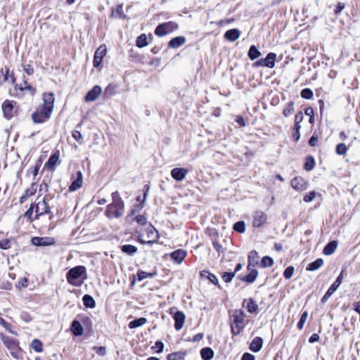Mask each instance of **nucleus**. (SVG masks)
Returning a JSON list of instances; mask_svg holds the SVG:
<instances>
[{
  "label": "nucleus",
  "mask_w": 360,
  "mask_h": 360,
  "mask_svg": "<svg viewBox=\"0 0 360 360\" xmlns=\"http://www.w3.org/2000/svg\"><path fill=\"white\" fill-rule=\"evenodd\" d=\"M248 56L250 60H253L261 56V52L255 45H252L249 49Z\"/></svg>",
  "instance_id": "nucleus-34"
},
{
  "label": "nucleus",
  "mask_w": 360,
  "mask_h": 360,
  "mask_svg": "<svg viewBox=\"0 0 360 360\" xmlns=\"http://www.w3.org/2000/svg\"><path fill=\"white\" fill-rule=\"evenodd\" d=\"M71 330L75 335L79 336L83 333V328L79 321L74 320L71 324Z\"/></svg>",
  "instance_id": "nucleus-30"
},
{
  "label": "nucleus",
  "mask_w": 360,
  "mask_h": 360,
  "mask_svg": "<svg viewBox=\"0 0 360 360\" xmlns=\"http://www.w3.org/2000/svg\"><path fill=\"white\" fill-rule=\"evenodd\" d=\"M249 271L250 273L247 276L241 278L240 279L243 281L247 282L248 283H252L253 282L255 281L258 276V271L256 269H253V267L252 266H250V270Z\"/></svg>",
  "instance_id": "nucleus-25"
},
{
  "label": "nucleus",
  "mask_w": 360,
  "mask_h": 360,
  "mask_svg": "<svg viewBox=\"0 0 360 360\" xmlns=\"http://www.w3.org/2000/svg\"><path fill=\"white\" fill-rule=\"evenodd\" d=\"M255 356L250 353L245 352L243 354L241 360H255Z\"/></svg>",
  "instance_id": "nucleus-64"
},
{
  "label": "nucleus",
  "mask_w": 360,
  "mask_h": 360,
  "mask_svg": "<svg viewBox=\"0 0 360 360\" xmlns=\"http://www.w3.org/2000/svg\"><path fill=\"white\" fill-rule=\"evenodd\" d=\"M102 93V89L100 86L96 85L90 90L85 96V101L86 102H91L96 101Z\"/></svg>",
  "instance_id": "nucleus-17"
},
{
  "label": "nucleus",
  "mask_w": 360,
  "mask_h": 360,
  "mask_svg": "<svg viewBox=\"0 0 360 360\" xmlns=\"http://www.w3.org/2000/svg\"><path fill=\"white\" fill-rule=\"evenodd\" d=\"M16 101L12 100H6L2 103V110L4 117L7 120H11L15 115L18 110Z\"/></svg>",
  "instance_id": "nucleus-4"
},
{
  "label": "nucleus",
  "mask_w": 360,
  "mask_h": 360,
  "mask_svg": "<svg viewBox=\"0 0 360 360\" xmlns=\"http://www.w3.org/2000/svg\"><path fill=\"white\" fill-rule=\"evenodd\" d=\"M34 211L35 212L34 205L32 203L30 208L24 213V217L27 218L30 222H32L34 220L32 219V214Z\"/></svg>",
  "instance_id": "nucleus-51"
},
{
  "label": "nucleus",
  "mask_w": 360,
  "mask_h": 360,
  "mask_svg": "<svg viewBox=\"0 0 360 360\" xmlns=\"http://www.w3.org/2000/svg\"><path fill=\"white\" fill-rule=\"evenodd\" d=\"M9 77L11 79V82L14 84L15 82V77L13 73L9 75V69L7 68H6L5 70L3 68L0 69V85L7 82Z\"/></svg>",
  "instance_id": "nucleus-19"
},
{
  "label": "nucleus",
  "mask_w": 360,
  "mask_h": 360,
  "mask_svg": "<svg viewBox=\"0 0 360 360\" xmlns=\"http://www.w3.org/2000/svg\"><path fill=\"white\" fill-rule=\"evenodd\" d=\"M56 240L52 237H34L32 243L35 246H49L54 245Z\"/></svg>",
  "instance_id": "nucleus-13"
},
{
  "label": "nucleus",
  "mask_w": 360,
  "mask_h": 360,
  "mask_svg": "<svg viewBox=\"0 0 360 360\" xmlns=\"http://www.w3.org/2000/svg\"><path fill=\"white\" fill-rule=\"evenodd\" d=\"M242 306L246 308L250 314H257L259 310L258 304L252 298L245 299L243 301Z\"/></svg>",
  "instance_id": "nucleus-15"
},
{
  "label": "nucleus",
  "mask_w": 360,
  "mask_h": 360,
  "mask_svg": "<svg viewBox=\"0 0 360 360\" xmlns=\"http://www.w3.org/2000/svg\"><path fill=\"white\" fill-rule=\"evenodd\" d=\"M252 217V226L257 228L263 226L267 220L266 214L260 210L255 211L253 213Z\"/></svg>",
  "instance_id": "nucleus-12"
},
{
  "label": "nucleus",
  "mask_w": 360,
  "mask_h": 360,
  "mask_svg": "<svg viewBox=\"0 0 360 360\" xmlns=\"http://www.w3.org/2000/svg\"><path fill=\"white\" fill-rule=\"evenodd\" d=\"M31 347L37 352H41L43 350V345L41 342L37 339H34L32 341Z\"/></svg>",
  "instance_id": "nucleus-44"
},
{
  "label": "nucleus",
  "mask_w": 360,
  "mask_h": 360,
  "mask_svg": "<svg viewBox=\"0 0 360 360\" xmlns=\"http://www.w3.org/2000/svg\"><path fill=\"white\" fill-rule=\"evenodd\" d=\"M107 47L105 44L101 45L95 51L93 64L95 68L101 65L103 58L106 55Z\"/></svg>",
  "instance_id": "nucleus-11"
},
{
  "label": "nucleus",
  "mask_w": 360,
  "mask_h": 360,
  "mask_svg": "<svg viewBox=\"0 0 360 360\" xmlns=\"http://www.w3.org/2000/svg\"><path fill=\"white\" fill-rule=\"evenodd\" d=\"M276 59V54L274 53H269L264 60L265 67L272 68L275 65V60Z\"/></svg>",
  "instance_id": "nucleus-31"
},
{
  "label": "nucleus",
  "mask_w": 360,
  "mask_h": 360,
  "mask_svg": "<svg viewBox=\"0 0 360 360\" xmlns=\"http://www.w3.org/2000/svg\"><path fill=\"white\" fill-rule=\"evenodd\" d=\"M14 89L15 91L20 90L21 91L27 90L32 96H33L36 93L35 88L32 87L31 85L22 86V84H15L14 86Z\"/></svg>",
  "instance_id": "nucleus-35"
},
{
  "label": "nucleus",
  "mask_w": 360,
  "mask_h": 360,
  "mask_svg": "<svg viewBox=\"0 0 360 360\" xmlns=\"http://www.w3.org/2000/svg\"><path fill=\"white\" fill-rule=\"evenodd\" d=\"M82 301L84 305L89 308H94L96 306V302L94 299L89 295H84Z\"/></svg>",
  "instance_id": "nucleus-37"
},
{
  "label": "nucleus",
  "mask_w": 360,
  "mask_h": 360,
  "mask_svg": "<svg viewBox=\"0 0 360 360\" xmlns=\"http://www.w3.org/2000/svg\"><path fill=\"white\" fill-rule=\"evenodd\" d=\"M164 343L161 341H157L153 348L156 349V352L161 353L164 349Z\"/></svg>",
  "instance_id": "nucleus-62"
},
{
  "label": "nucleus",
  "mask_w": 360,
  "mask_h": 360,
  "mask_svg": "<svg viewBox=\"0 0 360 360\" xmlns=\"http://www.w3.org/2000/svg\"><path fill=\"white\" fill-rule=\"evenodd\" d=\"M146 232L147 238H148V240H145L141 238V235H140L139 236V241L141 243L148 244L150 245H152L158 241L160 236H159L158 231L155 229V228L153 226L150 224L146 229Z\"/></svg>",
  "instance_id": "nucleus-6"
},
{
  "label": "nucleus",
  "mask_w": 360,
  "mask_h": 360,
  "mask_svg": "<svg viewBox=\"0 0 360 360\" xmlns=\"http://www.w3.org/2000/svg\"><path fill=\"white\" fill-rule=\"evenodd\" d=\"M124 212V203H110L107 206L105 215L109 217L120 218Z\"/></svg>",
  "instance_id": "nucleus-3"
},
{
  "label": "nucleus",
  "mask_w": 360,
  "mask_h": 360,
  "mask_svg": "<svg viewBox=\"0 0 360 360\" xmlns=\"http://www.w3.org/2000/svg\"><path fill=\"white\" fill-rule=\"evenodd\" d=\"M72 136L77 142H79V143H82L83 136H82V134L80 133V131H77V130L73 131L72 133Z\"/></svg>",
  "instance_id": "nucleus-56"
},
{
  "label": "nucleus",
  "mask_w": 360,
  "mask_h": 360,
  "mask_svg": "<svg viewBox=\"0 0 360 360\" xmlns=\"http://www.w3.org/2000/svg\"><path fill=\"white\" fill-rule=\"evenodd\" d=\"M258 253L256 250H252L248 255V269L250 270V266L255 267L258 264Z\"/></svg>",
  "instance_id": "nucleus-26"
},
{
  "label": "nucleus",
  "mask_w": 360,
  "mask_h": 360,
  "mask_svg": "<svg viewBox=\"0 0 360 360\" xmlns=\"http://www.w3.org/2000/svg\"><path fill=\"white\" fill-rule=\"evenodd\" d=\"M84 276V279L86 277V269L84 266H77L70 269L67 274L66 278L68 282L75 286H79L82 282L79 281V278Z\"/></svg>",
  "instance_id": "nucleus-2"
},
{
  "label": "nucleus",
  "mask_w": 360,
  "mask_h": 360,
  "mask_svg": "<svg viewBox=\"0 0 360 360\" xmlns=\"http://www.w3.org/2000/svg\"><path fill=\"white\" fill-rule=\"evenodd\" d=\"M337 247L338 242L336 240H332L324 247L323 252L326 255H330L335 251Z\"/></svg>",
  "instance_id": "nucleus-27"
},
{
  "label": "nucleus",
  "mask_w": 360,
  "mask_h": 360,
  "mask_svg": "<svg viewBox=\"0 0 360 360\" xmlns=\"http://www.w3.org/2000/svg\"><path fill=\"white\" fill-rule=\"evenodd\" d=\"M33 205H34L35 208L34 219H38L40 216L51 213V207L44 198L36 203L34 202Z\"/></svg>",
  "instance_id": "nucleus-7"
},
{
  "label": "nucleus",
  "mask_w": 360,
  "mask_h": 360,
  "mask_svg": "<svg viewBox=\"0 0 360 360\" xmlns=\"http://www.w3.org/2000/svg\"><path fill=\"white\" fill-rule=\"evenodd\" d=\"M315 165V160L312 156H308L304 163V169L306 171H311Z\"/></svg>",
  "instance_id": "nucleus-41"
},
{
  "label": "nucleus",
  "mask_w": 360,
  "mask_h": 360,
  "mask_svg": "<svg viewBox=\"0 0 360 360\" xmlns=\"http://www.w3.org/2000/svg\"><path fill=\"white\" fill-rule=\"evenodd\" d=\"M274 264V259L269 256H264L261 261L260 266L262 268L270 267Z\"/></svg>",
  "instance_id": "nucleus-42"
},
{
  "label": "nucleus",
  "mask_w": 360,
  "mask_h": 360,
  "mask_svg": "<svg viewBox=\"0 0 360 360\" xmlns=\"http://www.w3.org/2000/svg\"><path fill=\"white\" fill-rule=\"evenodd\" d=\"M294 111V103L290 101L288 103L286 106L284 108L283 110V114L285 117L289 116Z\"/></svg>",
  "instance_id": "nucleus-46"
},
{
  "label": "nucleus",
  "mask_w": 360,
  "mask_h": 360,
  "mask_svg": "<svg viewBox=\"0 0 360 360\" xmlns=\"http://www.w3.org/2000/svg\"><path fill=\"white\" fill-rule=\"evenodd\" d=\"M112 203H124L118 191H115L112 193Z\"/></svg>",
  "instance_id": "nucleus-54"
},
{
  "label": "nucleus",
  "mask_w": 360,
  "mask_h": 360,
  "mask_svg": "<svg viewBox=\"0 0 360 360\" xmlns=\"http://www.w3.org/2000/svg\"><path fill=\"white\" fill-rule=\"evenodd\" d=\"M186 355V352H176L169 354L167 356V360H179L183 359Z\"/></svg>",
  "instance_id": "nucleus-40"
},
{
  "label": "nucleus",
  "mask_w": 360,
  "mask_h": 360,
  "mask_svg": "<svg viewBox=\"0 0 360 360\" xmlns=\"http://www.w3.org/2000/svg\"><path fill=\"white\" fill-rule=\"evenodd\" d=\"M156 275V273L154 272V273H148V272H146V271H139L137 273V276H138V280L139 281H143V279L145 278H153Z\"/></svg>",
  "instance_id": "nucleus-47"
},
{
  "label": "nucleus",
  "mask_w": 360,
  "mask_h": 360,
  "mask_svg": "<svg viewBox=\"0 0 360 360\" xmlns=\"http://www.w3.org/2000/svg\"><path fill=\"white\" fill-rule=\"evenodd\" d=\"M23 70L28 75H32L34 74V68L30 64L23 65Z\"/></svg>",
  "instance_id": "nucleus-59"
},
{
  "label": "nucleus",
  "mask_w": 360,
  "mask_h": 360,
  "mask_svg": "<svg viewBox=\"0 0 360 360\" xmlns=\"http://www.w3.org/2000/svg\"><path fill=\"white\" fill-rule=\"evenodd\" d=\"M178 27V24L175 22L169 21L164 22L157 26L155 34L159 37H162L176 30Z\"/></svg>",
  "instance_id": "nucleus-5"
},
{
  "label": "nucleus",
  "mask_w": 360,
  "mask_h": 360,
  "mask_svg": "<svg viewBox=\"0 0 360 360\" xmlns=\"http://www.w3.org/2000/svg\"><path fill=\"white\" fill-rule=\"evenodd\" d=\"M307 317H308V312L307 311H305L302 314L301 317L297 323V326L299 330H302L303 328L304 323L306 322Z\"/></svg>",
  "instance_id": "nucleus-50"
},
{
  "label": "nucleus",
  "mask_w": 360,
  "mask_h": 360,
  "mask_svg": "<svg viewBox=\"0 0 360 360\" xmlns=\"http://www.w3.org/2000/svg\"><path fill=\"white\" fill-rule=\"evenodd\" d=\"M34 184H33L32 185V186L27 189L25 190V195L27 196V197H30V196H32L35 193H36V188L34 187Z\"/></svg>",
  "instance_id": "nucleus-61"
},
{
  "label": "nucleus",
  "mask_w": 360,
  "mask_h": 360,
  "mask_svg": "<svg viewBox=\"0 0 360 360\" xmlns=\"http://www.w3.org/2000/svg\"><path fill=\"white\" fill-rule=\"evenodd\" d=\"M212 244H213L214 249L217 251L218 253L223 252V246L219 243V241L217 238H212Z\"/></svg>",
  "instance_id": "nucleus-53"
},
{
  "label": "nucleus",
  "mask_w": 360,
  "mask_h": 360,
  "mask_svg": "<svg viewBox=\"0 0 360 360\" xmlns=\"http://www.w3.org/2000/svg\"><path fill=\"white\" fill-rule=\"evenodd\" d=\"M120 248L124 253L129 255H133L138 251V248L133 245H123Z\"/></svg>",
  "instance_id": "nucleus-33"
},
{
  "label": "nucleus",
  "mask_w": 360,
  "mask_h": 360,
  "mask_svg": "<svg viewBox=\"0 0 360 360\" xmlns=\"http://www.w3.org/2000/svg\"><path fill=\"white\" fill-rule=\"evenodd\" d=\"M343 273L344 271L342 270L338 278H336L335 281L330 286L327 292L325 293V295L321 298V302L325 303L328 301V300L330 298V297L337 290V289L339 288L340 284L342 283V279H343Z\"/></svg>",
  "instance_id": "nucleus-10"
},
{
  "label": "nucleus",
  "mask_w": 360,
  "mask_h": 360,
  "mask_svg": "<svg viewBox=\"0 0 360 360\" xmlns=\"http://www.w3.org/2000/svg\"><path fill=\"white\" fill-rule=\"evenodd\" d=\"M316 195L315 191H311L308 194L305 195L303 198V200L306 202L312 201Z\"/></svg>",
  "instance_id": "nucleus-55"
},
{
  "label": "nucleus",
  "mask_w": 360,
  "mask_h": 360,
  "mask_svg": "<svg viewBox=\"0 0 360 360\" xmlns=\"http://www.w3.org/2000/svg\"><path fill=\"white\" fill-rule=\"evenodd\" d=\"M73 181L70 186H69V190L70 191H75L80 188L82 186L83 183V175L82 172L78 171L76 173V176H72Z\"/></svg>",
  "instance_id": "nucleus-16"
},
{
  "label": "nucleus",
  "mask_w": 360,
  "mask_h": 360,
  "mask_svg": "<svg viewBox=\"0 0 360 360\" xmlns=\"http://www.w3.org/2000/svg\"><path fill=\"white\" fill-rule=\"evenodd\" d=\"M240 32L239 30L233 28L226 31V40L235 41L240 37Z\"/></svg>",
  "instance_id": "nucleus-28"
},
{
  "label": "nucleus",
  "mask_w": 360,
  "mask_h": 360,
  "mask_svg": "<svg viewBox=\"0 0 360 360\" xmlns=\"http://www.w3.org/2000/svg\"><path fill=\"white\" fill-rule=\"evenodd\" d=\"M174 328L176 330H181L184 324L186 316L185 314L181 311H176L174 315Z\"/></svg>",
  "instance_id": "nucleus-18"
},
{
  "label": "nucleus",
  "mask_w": 360,
  "mask_h": 360,
  "mask_svg": "<svg viewBox=\"0 0 360 360\" xmlns=\"http://www.w3.org/2000/svg\"><path fill=\"white\" fill-rule=\"evenodd\" d=\"M136 46L140 48L145 47L148 45L147 37L144 34H141L136 39Z\"/></svg>",
  "instance_id": "nucleus-43"
},
{
  "label": "nucleus",
  "mask_w": 360,
  "mask_h": 360,
  "mask_svg": "<svg viewBox=\"0 0 360 360\" xmlns=\"http://www.w3.org/2000/svg\"><path fill=\"white\" fill-rule=\"evenodd\" d=\"M112 16L118 18L120 19L126 18V15L124 13L123 6L118 5L115 10L112 11Z\"/></svg>",
  "instance_id": "nucleus-39"
},
{
  "label": "nucleus",
  "mask_w": 360,
  "mask_h": 360,
  "mask_svg": "<svg viewBox=\"0 0 360 360\" xmlns=\"http://www.w3.org/2000/svg\"><path fill=\"white\" fill-rule=\"evenodd\" d=\"M188 173V169L184 167H175L171 171L172 177L177 181H183L187 174Z\"/></svg>",
  "instance_id": "nucleus-14"
},
{
  "label": "nucleus",
  "mask_w": 360,
  "mask_h": 360,
  "mask_svg": "<svg viewBox=\"0 0 360 360\" xmlns=\"http://www.w3.org/2000/svg\"><path fill=\"white\" fill-rule=\"evenodd\" d=\"M200 356L203 360H211L214 356V351L210 347H204L200 350Z\"/></svg>",
  "instance_id": "nucleus-32"
},
{
  "label": "nucleus",
  "mask_w": 360,
  "mask_h": 360,
  "mask_svg": "<svg viewBox=\"0 0 360 360\" xmlns=\"http://www.w3.org/2000/svg\"><path fill=\"white\" fill-rule=\"evenodd\" d=\"M300 95L304 99H311L314 96V93L310 89L305 88L301 91Z\"/></svg>",
  "instance_id": "nucleus-49"
},
{
  "label": "nucleus",
  "mask_w": 360,
  "mask_h": 360,
  "mask_svg": "<svg viewBox=\"0 0 360 360\" xmlns=\"http://www.w3.org/2000/svg\"><path fill=\"white\" fill-rule=\"evenodd\" d=\"M59 163V154L58 152L52 154L48 162L45 163V167H47L49 169L53 172L56 169V166Z\"/></svg>",
  "instance_id": "nucleus-20"
},
{
  "label": "nucleus",
  "mask_w": 360,
  "mask_h": 360,
  "mask_svg": "<svg viewBox=\"0 0 360 360\" xmlns=\"http://www.w3.org/2000/svg\"><path fill=\"white\" fill-rule=\"evenodd\" d=\"M146 322L147 319L146 318H139L129 322V328L131 329L136 328L144 325Z\"/></svg>",
  "instance_id": "nucleus-36"
},
{
  "label": "nucleus",
  "mask_w": 360,
  "mask_h": 360,
  "mask_svg": "<svg viewBox=\"0 0 360 360\" xmlns=\"http://www.w3.org/2000/svg\"><path fill=\"white\" fill-rule=\"evenodd\" d=\"M11 248V240L10 239H4L0 240V248L3 250H7Z\"/></svg>",
  "instance_id": "nucleus-57"
},
{
  "label": "nucleus",
  "mask_w": 360,
  "mask_h": 360,
  "mask_svg": "<svg viewBox=\"0 0 360 360\" xmlns=\"http://www.w3.org/2000/svg\"><path fill=\"white\" fill-rule=\"evenodd\" d=\"M294 271H295V269L292 266H288L283 272V276L286 279H290L292 278V276L294 274Z\"/></svg>",
  "instance_id": "nucleus-52"
},
{
  "label": "nucleus",
  "mask_w": 360,
  "mask_h": 360,
  "mask_svg": "<svg viewBox=\"0 0 360 360\" xmlns=\"http://www.w3.org/2000/svg\"><path fill=\"white\" fill-rule=\"evenodd\" d=\"M136 221L141 225H146L147 223V218L144 215H137L135 218Z\"/></svg>",
  "instance_id": "nucleus-58"
},
{
  "label": "nucleus",
  "mask_w": 360,
  "mask_h": 360,
  "mask_svg": "<svg viewBox=\"0 0 360 360\" xmlns=\"http://www.w3.org/2000/svg\"><path fill=\"white\" fill-rule=\"evenodd\" d=\"M93 349L100 356H104L106 354V348L105 347H94Z\"/></svg>",
  "instance_id": "nucleus-60"
},
{
  "label": "nucleus",
  "mask_w": 360,
  "mask_h": 360,
  "mask_svg": "<svg viewBox=\"0 0 360 360\" xmlns=\"http://www.w3.org/2000/svg\"><path fill=\"white\" fill-rule=\"evenodd\" d=\"M262 346L263 339L260 337H256L252 340L250 345V349L254 352H257L261 350Z\"/></svg>",
  "instance_id": "nucleus-24"
},
{
  "label": "nucleus",
  "mask_w": 360,
  "mask_h": 360,
  "mask_svg": "<svg viewBox=\"0 0 360 360\" xmlns=\"http://www.w3.org/2000/svg\"><path fill=\"white\" fill-rule=\"evenodd\" d=\"M245 314L241 309L235 310L232 315H230V323L231 332L233 335H238L244 328V320Z\"/></svg>",
  "instance_id": "nucleus-1"
},
{
  "label": "nucleus",
  "mask_w": 360,
  "mask_h": 360,
  "mask_svg": "<svg viewBox=\"0 0 360 360\" xmlns=\"http://www.w3.org/2000/svg\"><path fill=\"white\" fill-rule=\"evenodd\" d=\"M42 99L43 105L39 108L51 114L54 108V94L53 93H44Z\"/></svg>",
  "instance_id": "nucleus-8"
},
{
  "label": "nucleus",
  "mask_w": 360,
  "mask_h": 360,
  "mask_svg": "<svg viewBox=\"0 0 360 360\" xmlns=\"http://www.w3.org/2000/svg\"><path fill=\"white\" fill-rule=\"evenodd\" d=\"M186 41V39L184 36H179L172 38L168 43V47L170 49H178L184 45Z\"/></svg>",
  "instance_id": "nucleus-21"
},
{
  "label": "nucleus",
  "mask_w": 360,
  "mask_h": 360,
  "mask_svg": "<svg viewBox=\"0 0 360 360\" xmlns=\"http://www.w3.org/2000/svg\"><path fill=\"white\" fill-rule=\"evenodd\" d=\"M323 265V259L321 258H318L315 261L309 263L307 267V271H316L321 268Z\"/></svg>",
  "instance_id": "nucleus-29"
},
{
  "label": "nucleus",
  "mask_w": 360,
  "mask_h": 360,
  "mask_svg": "<svg viewBox=\"0 0 360 360\" xmlns=\"http://www.w3.org/2000/svg\"><path fill=\"white\" fill-rule=\"evenodd\" d=\"M51 113L45 111L39 107L32 114V120L35 124H41L48 121L51 117Z\"/></svg>",
  "instance_id": "nucleus-9"
},
{
  "label": "nucleus",
  "mask_w": 360,
  "mask_h": 360,
  "mask_svg": "<svg viewBox=\"0 0 360 360\" xmlns=\"http://www.w3.org/2000/svg\"><path fill=\"white\" fill-rule=\"evenodd\" d=\"M149 190H150V185L146 184L143 187V198L141 201V203H140L138 205L139 210H141L144 207L145 201L148 195Z\"/></svg>",
  "instance_id": "nucleus-45"
},
{
  "label": "nucleus",
  "mask_w": 360,
  "mask_h": 360,
  "mask_svg": "<svg viewBox=\"0 0 360 360\" xmlns=\"http://www.w3.org/2000/svg\"><path fill=\"white\" fill-rule=\"evenodd\" d=\"M347 150L348 148L345 146V143H338L335 148L336 153L340 155L346 154Z\"/></svg>",
  "instance_id": "nucleus-48"
},
{
  "label": "nucleus",
  "mask_w": 360,
  "mask_h": 360,
  "mask_svg": "<svg viewBox=\"0 0 360 360\" xmlns=\"http://www.w3.org/2000/svg\"><path fill=\"white\" fill-rule=\"evenodd\" d=\"M291 186L297 191H303L306 187L305 181L301 177H295L291 181Z\"/></svg>",
  "instance_id": "nucleus-23"
},
{
  "label": "nucleus",
  "mask_w": 360,
  "mask_h": 360,
  "mask_svg": "<svg viewBox=\"0 0 360 360\" xmlns=\"http://www.w3.org/2000/svg\"><path fill=\"white\" fill-rule=\"evenodd\" d=\"M27 285V279L26 278H21L18 284H16V287L20 289L21 288H25Z\"/></svg>",
  "instance_id": "nucleus-63"
},
{
  "label": "nucleus",
  "mask_w": 360,
  "mask_h": 360,
  "mask_svg": "<svg viewBox=\"0 0 360 360\" xmlns=\"http://www.w3.org/2000/svg\"><path fill=\"white\" fill-rule=\"evenodd\" d=\"M233 229L239 233H243L246 230V224L244 221H238L233 224Z\"/></svg>",
  "instance_id": "nucleus-38"
},
{
  "label": "nucleus",
  "mask_w": 360,
  "mask_h": 360,
  "mask_svg": "<svg viewBox=\"0 0 360 360\" xmlns=\"http://www.w3.org/2000/svg\"><path fill=\"white\" fill-rule=\"evenodd\" d=\"M186 256V252L182 249L176 250L170 254V257L178 264H181Z\"/></svg>",
  "instance_id": "nucleus-22"
}]
</instances>
